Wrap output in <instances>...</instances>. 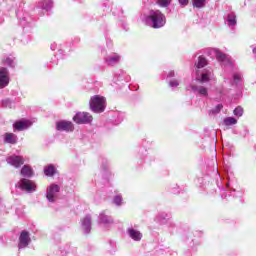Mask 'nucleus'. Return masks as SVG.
<instances>
[{"instance_id":"obj_24","label":"nucleus","mask_w":256,"mask_h":256,"mask_svg":"<svg viewBox=\"0 0 256 256\" xmlns=\"http://www.w3.org/2000/svg\"><path fill=\"white\" fill-rule=\"evenodd\" d=\"M2 63L3 65H7L8 67H11L12 69H14L15 65H17V63L15 62V57L13 56H6L2 59Z\"/></svg>"},{"instance_id":"obj_49","label":"nucleus","mask_w":256,"mask_h":256,"mask_svg":"<svg viewBox=\"0 0 256 256\" xmlns=\"http://www.w3.org/2000/svg\"><path fill=\"white\" fill-rule=\"evenodd\" d=\"M224 81H225V83H227V78L226 77H224Z\"/></svg>"},{"instance_id":"obj_32","label":"nucleus","mask_w":256,"mask_h":256,"mask_svg":"<svg viewBox=\"0 0 256 256\" xmlns=\"http://www.w3.org/2000/svg\"><path fill=\"white\" fill-rule=\"evenodd\" d=\"M207 65V59L203 57L198 58V63L196 64L197 69H203Z\"/></svg>"},{"instance_id":"obj_20","label":"nucleus","mask_w":256,"mask_h":256,"mask_svg":"<svg viewBox=\"0 0 256 256\" xmlns=\"http://www.w3.org/2000/svg\"><path fill=\"white\" fill-rule=\"evenodd\" d=\"M4 143H8L10 145H15L17 143V135L13 133H5L4 134Z\"/></svg>"},{"instance_id":"obj_45","label":"nucleus","mask_w":256,"mask_h":256,"mask_svg":"<svg viewBox=\"0 0 256 256\" xmlns=\"http://www.w3.org/2000/svg\"><path fill=\"white\" fill-rule=\"evenodd\" d=\"M230 193H231V195H233V197H235V194H233V193H235V189H232Z\"/></svg>"},{"instance_id":"obj_37","label":"nucleus","mask_w":256,"mask_h":256,"mask_svg":"<svg viewBox=\"0 0 256 256\" xmlns=\"http://www.w3.org/2000/svg\"><path fill=\"white\" fill-rule=\"evenodd\" d=\"M235 117H243V108L241 106H238L233 111Z\"/></svg>"},{"instance_id":"obj_33","label":"nucleus","mask_w":256,"mask_h":256,"mask_svg":"<svg viewBox=\"0 0 256 256\" xmlns=\"http://www.w3.org/2000/svg\"><path fill=\"white\" fill-rule=\"evenodd\" d=\"M110 11H112L113 15L117 17H119L120 15H123V9L119 6H114Z\"/></svg>"},{"instance_id":"obj_48","label":"nucleus","mask_w":256,"mask_h":256,"mask_svg":"<svg viewBox=\"0 0 256 256\" xmlns=\"http://www.w3.org/2000/svg\"><path fill=\"white\" fill-rule=\"evenodd\" d=\"M226 198H227V195L222 194V199H226Z\"/></svg>"},{"instance_id":"obj_28","label":"nucleus","mask_w":256,"mask_h":256,"mask_svg":"<svg viewBox=\"0 0 256 256\" xmlns=\"http://www.w3.org/2000/svg\"><path fill=\"white\" fill-rule=\"evenodd\" d=\"M108 253L110 255H115L117 253V244L113 241H110L108 244Z\"/></svg>"},{"instance_id":"obj_5","label":"nucleus","mask_w":256,"mask_h":256,"mask_svg":"<svg viewBox=\"0 0 256 256\" xmlns=\"http://www.w3.org/2000/svg\"><path fill=\"white\" fill-rule=\"evenodd\" d=\"M131 81V76H129L125 71L119 70L114 74L113 83L118 87H122L125 83H129Z\"/></svg>"},{"instance_id":"obj_25","label":"nucleus","mask_w":256,"mask_h":256,"mask_svg":"<svg viewBox=\"0 0 256 256\" xmlns=\"http://www.w3.org/2000/svg\"><path fill=\"white\" fill-rule=\"evenodd\" d=\"M20 173L22 177H33V169L31 166L24 165Z\"/></svg>"},{"instance_id":"obj_44","label":"nucleus","mask_w":256,"mask_h":256,"mask_svg":"<svg viewBox=\"0 0 256 256\" xmlns=\"http://www.w3.org/2000/svg\"><path fill=\"white\" fill-rule=\"evenodd\" d=\"M168 77H175V71H170L168 73Z\"/></svg>"},{"instance_id":"obj_8","label":"nucleus","mask_w":256,"mask_h":256,"mask_svg":"<svg viewBox=\"0 0 256 256\" xmlns=\"http://www.w3.org/2000/svg\"><path fill=\"white\" fill-rule=\"evenodd\" d=\"M31 243V234L29 231L23 230L20 232L19 238H18V249H26V247H29V244Z\"/></svg>"},{"instance_id":"obj_26","label":"nucleus","mask_w":256,"mask_h":256,"mask_svg":"<svg viewBox=\"0 0 256 256\" xmlns=\"http://www.w3.org/2000/svg\"><path fill=\"white\" fill-rule=\"evenodd\" d=\"M114 2L113 0H103L102 7H104V11H111L113 8Z\"/></svg>"},{"instance_id":"obj_21","label":"nucleus","mask_w":256,"mask_h":256,"mask_svg":"<svg viewBox=\"0 0 256 256\" xmlns=\"http://www.w3.org/2000/svg\"><path fill=\"white\" fill-rule=\"evenodd\" d=\"M57 173V168H55V165L49 164L48 166L44 167V174L46 177H53Z\"/></svg>"},{"instance_id":"obj_13","label":"nucleus","mask_w":256,"mask_h":256,"mask_svg":"<svg viewBox=\"0 0 256 256\" xmlns=\"http://www.w3.org/2000/svg\"><path fill=\"white\" fill-rule=\"evenodd\" d=\"M196 81L200 83H209V81H216L215 74L211 70H204L200 76L196 77Z\"/></svg>"},{"instance_id":"obj_4","label":"nucleus","mask_w":256,"mask_h":256,"mask_svg":"<svg viewBox=\"0 0 256 256\" xmlns=\"http://www.w3.org/2000/svg\"><path fill=\"white\" fill-rule=\"evenodd\" d=\"M16 188L26 193H35L37 191V184L27 178H22L16 183Z\"/></svg>"},{"instance_id":"obj_27","label":"nucleus","mask_w":256,"mask_h":256,"mask_svg":"<svg viewBox=\"0 0 256 256\" xmlns=\"http://www.w3.org/2000/svg\"><path fill=\"white\" fill-rule=\"evenodd\" d=\"M241 79H243V74L241 72H235L233 74V81H231L232 85H239Z\"/></svg>"},{"instance_id":"obj_23","label":"nucleus","mask_w":256,"mask_h":256,"mask_svg":"<svg viewBox=\"0 0 256 256\" xmlns=\"http://www.w3.org/2000/svg\"><path fill=\"white\" fill-rule=\"evenodd\" d=\"M112 117L113 123L115 125H119L120 123H123V119H125V114L123 112H114Z\"/></svg>"},{"instance_id":"obj_6","label":"nucleus","mask_w":256,"mask_h":256,"mask_svg":"<svg viewBox=\"0 0 256 256\" xmlns=\"http://www.w3.org/2000/svg\"><path fill=\"white\" fill-rule=\"evenodd\" d=\"M59 191H61V187H59V185L51 184L46 190V199H47V201L49 203H55V201H57Z\"/></svg>"},{"instance_id":"obj_36","label":"nucleus","mask_w":256,"mask_h":256,"mask_svg":"<svg viewBox=\"0 0 256 256\" xmlns=\"http://www.w3.org/2000/svg\"><path fill=\"white\" fill-rule=\"evenodd\" d=\"M171 1L172 0H157V5H159V7H169Z\"/></svg>"},{"instance_id":"obj_3","label":"nucleus","mask_w":256,"mask_h":256,"mask_svg":"<svg viewBox=\"0 0 256 256\" xmlns=\"http://www.w3.org/2000/svg\"><path fill=\"white\" fill-rule=\"evenodd\" d=\"M105 103V97L94 95L89 101L90 109L93 113H103V111H105Z\"/></svg>"},{"instance_id":"obj_43","label":"nucleus","mask_w":256,"mask_h":256,"mask_svg":"<svg viewBox=\"0 0 256 256\" xmlns=\"http://www.w3.org/2000/svg\"><path fill=\"white\" fill-rule=\"evenodd\" d=\"M180 5H188L189 4V0H179Z\"/></svg>"},{"instance_id":"obj_7","label":"nucleus","mask_w":256,"mask_h":256,"mask_svg":"<svg viewBox=\"0 0 256 256\" xmlns=\"http://www.w3.org/2000/svg\"><path fill=\"white\" fill-rule=\"evenodd\" d=\"M73 121L77 123V125H87V123L93 121V116H91L89 112H78L73 117Z\"/></svg>"},{"instance_id":"obj_10","label":"nucleus","mask_w":256,"mask_h":256,"mask_svg":"<svg viewBox=\"0 0 256 256\" xmlns=\"http://www.w3.org/2000/svg\"><path fill=\"white\" fill-rule=\"evenodd\" d=\"M91 219V215L87 214L80 221V229L84 233V235H89V233H91Z\"/></svg>"},{"instance_id":"obj_30","label":"nucleus","mask_w":256,"mask_h":256,"mask_svg":"<svg viewBox=\"0 0 256 256\" xmlns=\"http://www.w3.org/2000/svg\"><path fill=\"white\" fill-rule=\"evenodd\" d=\"M113 203L117 207H121L123 205V196H121V194L114 196Z\"/></svg>"},{"instance_id":"obj_50","label":"nucleus","mask_w":256,"mask_h":256,"mask_svg":"<svg viewBox=\"0 0 256 256\" xmlns=\"http://www.w3.org/2000/svg\"><path fill=\"white\" fill-rule=\"evenodd\" d=\"M226 187H227V188H229V182H228V183H226Z\"/></svg>"},{"instance_id":"obj_40","label":"nucleus","mask_w":256,"mask_h":256,"mask_svg":"<svg viewBox=\"0 0 256 256\" xmlns=\"http://www.w3.org/2000/svg\"><path fill=\"white\" fill-rule=\"evenodd\" d=\"M169 87H171L172 89H175L177 87H179V81L178 80H170L169 81Z\"/></svg>"},{"instance_id":"obj_11","label":"nucleus","mask_w":256,"mask_h":256,"mask_svg":"<svg viewBox=\"0 0 256 256\" xmlns=\"http://www.w3.org/2000/svg\"><path fill=\"white\" fill-rule=\"evenodd\" d=\"M186 89L187 91L191 89L193 93L200 95V97H209V89H207V87L205 86H197L195 84H190Z\"/></svg>"},{"instance_id":"obj_41","label":"nucleus","mask_w":256,"mask_h":256,"mask_svg":"<svg viewBox=\"0 0 256 256\" xmlns=\"http://www.w3.org/2000/svg\"><path fill=\"white\" fill-rule=\"evenodd\" d=\"M2 105H3V107L11 108V106L13 105V102H11V100H9V99H5L2 101Z\"/></svg>"},{"instance_id":"obj_9","label":"nucleus","mask_w":256,"mask_h":256,"mask_svg":"<svg viewBox=\"0 0 256 256\" xmlns=\"http://www.w3.org/2000/svg\"><path fill=\"white\" fill-rule=\"evenodd\" d=\"M126 235L132 239V241H136L139 242L141 241V239H143V233H141V231L137 230V228L133 227V226H129L126 229Z\"/></svg>"},{"instance_id":"obj_47","label":"nucleus","mask_w":256,"mask_h":256,"mask_svg":"<svg viewBox=\"0 0 256 256\" xmlns=\"http://www.w3.org/2000/svg\"><path fill=\"white\" fill-rule=\"evenodd\" d=\"M252 51H253L254 55H256V47H254V48L252 49Z\"/></svg>"},{"instance_id":"obj_34","label":"nucleus","mask_w":256,"mask_h":256,"mask_svg":"<svg viewBox=\"0 0 256 256\" xmlns=\"http://www.w3.org/2000/svg\"><path fill=\"white\" fill-rule=\"evenodd\" d=\"M221 109H223V104H218L214 109L209 111L210 115H217V113H221Z\"/></svg>"},{"instance_id":"obj_15","label":"nucleus","mask_w":256,"mask_h":256,"mask_svg":"<svg viewBox=\"0 0 256 256\" xmlns=\"http://www.w3.org/2000/svg\"><path fill=\"white\" fill-rule=\"evenodd\" d=\"M6 161L8 165H11L16 169H19V167H21V165L25 163V159L22 156H17V155L9 156L6 159Z\"/></svg>"},{"instance_id":"obj_42","label":"nucleus","mask_w":256,"mask_h":256,"mask_svg":"<svg viewBox=\"0 0 256 256\" xmlns=\"http://www.w3.org/2000/svg\"><path fill=\"white\" fill-rule=\"evenodd\" d=\"M216 93H219V95H225V91L222 88H216Z\"/></svg>"},{"instance_id":"obj_1","label":"nucleus","mask_w":256,"mask_h":256,"mask_svg":"<svg viewBox=\"0 0 256 256\" xmlns=\"http://www.w3.org/2000/svg\"><path fill=\"white\" fill-rule=\"evenodd\" d=\"M142 21L152 29H161V27H165L167 17L160 10H150L149 14Z\"/></svg>"},{"instance_id":"obj_38","label":"nucleus","mask_w":256,"mask_h":256,"mask_svg":"<svg viewBox=\"0 0 256 256\" xmlns=\"http://www.w3.org/2000/svg\"><path fill=\"white\" fill-rule=\"evenodd\" d=\"M158 221H160V223H164L165 221H167V219H169V214L166 213H160L157 217Z\"/></svg>"},{"instance_id":"obj_12","label":"nucleus","mask_w":256,"mask_h":256,"mask_svg":"<svg viewBox=\"0 0 256 256\" xmlns=\"http://www.w3.org/2000/svg\"><path fill=\"white\" fill-rule=\"evenodd\" d=\"M9 69L0 67V89H5L9 85Z\"/></svg>"},{"instance_id":"obj_22","label":"nucleus","mask_w":256,"mask_h":256,"mask_svg":"<svg viewBox=\"0 0 256 256\" xmlns=\"http://www.w3.org/2000/svg\"><path fill=\"white\" fill-rule=\"evenodd\" d=\"M38 7H40V9H44L45 11H49V9L53 8V0H41L38 3Z\"/></svg>"},{"instance_id":"obj_2","label":"nucleus","mask_w":256,"mask_h":256,"mask_svg":"<svg viewBox=\"0 0 256 256\" xmlns=\"http://www.w3.org/2000/svg\"><path fill=\"white\" fill-rule=\"evenodd\" d=\"M213 53L217 61H219L222 67H224L225 73H229V71H235V66L233 65V61H231V58H229V56L225 55L223 52L217 49H214Z\"/></svg>"},{"instance_id":"obj_16","label":"nucleus","mask_w":256,"mask_h":256,"mask_svg":"<svg viewBox=\"0 0 256 256\" xmlns=\"http://www.w3.org/2000/svg\"><path fill=\"white\" fill-rule=\"evenodd\" d=\"M56 129L57 131H66V133H69V131H73L75 127L72 122L62 120L56 122Z\"/></svg>"},{"instance_id":"obj_29","label":"nucleus","mask_w":256,"mask_h":256,"mask_svg":"<svg viewBox=\"0 0 256 256\" xmlns=\"http://www.w3.org/2000/svg\"><path fill=\"white\" fill-rule=\"evenodd\" d=\"M224 125L226 127H231V125H237V119L234 117H227L224 119Z\"/></svg>"},{"instance_id":"obj_39","label":"nucleus","mask_w":256,"mask_h":256,"mask_svg":"<svg viewBox=\"0 0 256 256\" xmlns=\"http://www.w3.org/2000/svg\"><path fill=\"white\" fill-rule=\"evenodd\" d=\"M52 51H59V53H63V50L59 48V45L56 42H53L50 46Z\"/></svg>"},{"instance_id":"obj_19","label":"nucleus","mask_w":256,"mask_h":256,"mask_svg":"<svg viewBox=\"0 0 256 256\" xmlns=\"http://www.w3.org/2000/svg\"><path fill=\"white\" fill-rule=\"evenodd\" d=\"M225 24L230 28L233 29L235 25H237V16L235 13H229L226 17Z\"/></svg>"},{"instance_id":"obj_31","label":"nucleus","mask_w":256,"mask_h":256,"mask_svg":"<svg viewBox=\"0 0 256 256\" xmlns=\"http://www.w3.org/2000/svg\"><path fill=\"white\" fill-rule=\"evenodd\" d=\"M207 0H193V7H196L197 9H201L205 7V2Z\"/></svg>"},{"instance_id":"obj_18","label":"nucleus","mask_w":256,"mask_h":256,"mask_svg":"<svg viewBox=\"0 0 256 256\" xmlns=\"http://www.w3.org/2000/svg\"><path fill=\"white\" fill-rule=\"evenodd\" d=\"M98 223L104 227H109V225H113V218L105 212H101L98 216Z\"/></svg>"},{"instance_id":"obj_17","label":"nucleus","mask_w":256,"mask_h":256,"mask_svg":"<svg viewBox=\"0 0 256 256\" xmlns=\"http://www.w3.org/2000/svg\"><path fill=\"white\" fill-rule=\"evenodd\" d=\"M33 125L30 120H20L13 124L14 131H25L26 129H29Z\"/></svg>"},{"instance_id":"obj_46","label":"nucleus","mask_w":256,"mask_h":256,"mask_svg":"<svg viewBox=\"0 0 256 256\" xmlns=\"http://www.w3.org/2000/svg\"><path fill=\"white\" fill-rule=\"evenodd\" d=\"M104 163H105V166H104V169H107V160H104Z\"/></svg>"},{"instance_id":"obj_14","label":"nucleus","mask_w":256,"mask_h":256,"mask_svg":"<svg viewBox=\"0 0 256 256\" xmlns=\"http://www.w3.org/2000/svg\"><path fill=\"white\" fill-rule=\"evenodd\" d=\"M104 62L109 67H115V65H119V63H121V55L112 53L104 58Z\"/></svg>"},{"instance_id":"obj_35","label":"nucleus","mask_w":256,"mask_h":256,"mask_svg":"<svg viewBox=\"0 0 256 256\" xmlns=\"http://www.w3.org/2000/svg\"><path fill=\"white\" fill-rule=\"evenodd\" d=\"M31 21H32L31 16H24V17L20 18V23H21L22 27H26V25L28 23H30Z\"/></svg>"}]
</instances>
